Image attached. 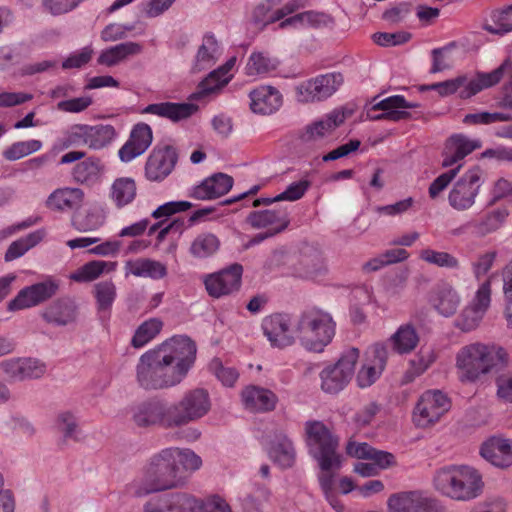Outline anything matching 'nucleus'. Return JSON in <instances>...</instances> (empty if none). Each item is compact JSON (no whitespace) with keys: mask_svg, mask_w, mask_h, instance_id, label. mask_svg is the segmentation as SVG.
Here are the masks:
<instances>
[{"mask_svg":"<svg viewBox=\"0 0 512 512\" xmlns=\"http://www.w3.org/2000/svg\"><path fill=\"white\" fill-rule=\"evenodd\" d=\"M202 464L201 458L190 449L169 447L154 454L145 469L143 482L137 486L135 494L175 489L186 484L191 472Z\"/></svg>","mask_w":512,"mask_h":512,"instance_id":"obj_1","label":"nucleus"},{"mask_svg":"<svg viewBox=\"0 0 512 512\" xmlns=\"http://www.w3.org/2000/svg\"><path fill=\"white\" fill-rule=\"evenodd\" d=\"M507 361L508 353L504 348L475 342L459 349L455 356V367L462 383H475Z\"/></svg>","mask_w":512,"mask_h":512,"instance_id":"obj_2","label":"nucleus"},{"mask_svg":"<svg viewBox=\"0 0 512 512\" xmlns=\"http://www.w3.org/2000/svg\"><path fill=\"white\" fill-rule=\"evenodd\" d=\"M300 344L308 351L321 353L335 336L336 323L330 313L313 307L300 313L295 323Z\"/></svg>","mask_w":512,"mask_h":512,"instance_id":"obj_3","label":"nucleus"},{"mask_svg":"<svg viewBox=\"0 0 512 512\" xmlns=\"http://www.w3.org/2000/svg\"><path fill=\"white\" fill-rule=\"evenodd\" d=\"M509 66L508 61H504L495 70L485 73L478 72L474 78L469 79L467 76L462 75L454 79H449L443 82L433 83L424 86L423 90H435L440 96H449L455 92H459L460 98H470L483 89L490 88L500 82Z\"/></svg>","mask_w":512,"mask_h":512,"instance_id":"obj_4","label":"nucleus"},{"mask_svg":"<svg viewBox=\"0 0 512 512\" xmlns=\"http://www.w3.org/2000/svg\"><path fill=\"white\" fill-rule=\"evenodd\" d=\"M305 432L309 452L320 469L341 468L342 459L337 452L338 438L331 430L321 421H308Z\"/></svg>","mask_w":512,"mask_h":512,"instance_id":"obj_5","label":"nucleus"},{"mask_svg":"<svg viewBox=\"0 0 512 512\" xmlns=\"http://www.w3.org/2000/svg\"><path fill=\"white\" fill-rule=\"evenodd\" d=\"M136 381L146 391L168 389L182 382L153 349L140 356L136 365Z\"/></svg>","mask_w":512,"mask_h":512,"instance_id":"obj_6","label":"nucleus"},{"mask_svg":"<svg viewBox=\"0 0 512 512\" xmlns=\"http://www.w3.org/2000/svg\"><path fill=\"white\" fill-rule=\"evenodd\" d=\"M153 350L182 381L194 365L197 352L195 343L182 335L171 337Z\"/></svg>","mask_w":512,"mask_h":512,"instance_id":"obj_7","label":"nucleus"},{"mask_svg":"<svg viewBox=\"0 0 512 512\" xmlns=\"http://www.w3.org/2000/svg\"><path fill=\"white\" fill-rule=\"evenodd\" d=\"M211 408L209 393L202 388L190 390L176 403L169 405V421L173 428L204 417Z\"/></svg>","mask_w":512,"mask_h":512,"instance_id":"obj_8","label":"nucleus"},{"mask_svg":"<svg viewBox=\"0 0 512 512\" xmlns=\"http://www.w3.org/2000/svg\"><path fill=\"white\" fill-rule=\"evenodd\" d=\"M359 358L357 348L345 350L334 365H328L320 372L321 389L328 394H336L350 382Z\"/></svg>","mask_w":512,"mask_h":512,"instance_id":"obj_9","label":"nucleus"},{"mask_svg":"<svg viewBox=\"0 0 512 512\" xmlns=\"http://www.w3.org/2000/svg\"><path fill=\"white\" fill-rule=\"evenodd\" d=\"M341 73L331 72L305 80L295 87L296 100L300 103L320 102L331 97L343 84Z\"/></svg>","mask_w":512,"mask_h":512,"instance_id":"obj_10","label":"nucleus"},{"mask_svg":"<svg viewBox=\"0 0 512 512\" xmlns=\"http://www.w3.org/2000/svg\"><path fill=\"white\" fill-rule=\"evenodd\" d=\"M491 298L492 279L488 277L479 283L472 299L458 316L456 326L464 332L477 328L490 308Z\"/></svg>","mask_w":512,"mask_h":512,"instance_id":"obj_11","label":"nucleus"},{"mask_svg":"<svg viewBox=\"0 0 512 512\" xmlns=\"http://www.w3.org/2000/svg\"><path fill=\"white\" fill-rule=\"evenodd\" d=\"M291 276L302 280L321 281L329 272L323 253L313 246L301 249L289 265Z\"/></svg>","mask_w":512,"mask_h":512,"instance_id":"obj_12","label":"nucleus"},{"mask_svg":"<svg viewBox=\"0 0 512 512\" xmlns=\"http://www.w3.org/2000/svg\"><path fill=\"white\" fill-rule=\"evenodd\" d=\"M483 172L474 166L465 172L453 185L448 195L449 205L457 211H466L474 204L483 184Z\"/></svg>","mask_w":512,"mask_h":512,"instance_id":"obj_13","label":"nucleus"},{"mask_svg":"<svg viewBox=\"0 0 512 512\" xmlns=\"http://www.w3.org/2000/svg\"><path fill=\"white\" fill-rule=\"evenodd\" d=\"M450 409L448 397L439 390L426 391L418 400L413 421L416 426L426 428L439 419Z\"/></svg>","mask_w":512,"mask_h":512,"instance_id":"obj_14","label":"nucleus"},{"mask_svg":"<svg viewBox=\"0 0 512 512\" xmlns=\"http://www.w3.org/2000/svg\"><path fill=\"white\" fill-rule=\"evenodd\" d=\"M60 287L58 280L51 276L43 281L22 288L8 303V310L17 311L38 306L54 297Z\"/></svg>","mask_w":512,"mask_h":512,"instance_id":"obj_15","label":"nucleus"},{"mask_svg":"<svg viewBox=\"0 0 512 512\" xmlns=\"http://www.w3.org/2000/svg\"><path fill=\"white\" fill-rule=\"evenodd\" d=\"M261 328L272 347L283 349L295 343L296 331L292 317L287 313H274L264 317Z\"/></svg>","mask_w":512,"mask_h":512,"instance_id":"obj_16","label":"nucleus"},{"mask_svg":"<svg viewBox=\"0 0 512 512\" xmlns=\"http://www.w3.org/2000/svg\"><path fill=\"white\" fill-rule=\"evenodd\" d=\"M243 267L240 264H232L217 273L205 277L204 284L208 294L214 298H220L239 290Z\"/></svg>","mask_w":512,"mask_h":512,"instance_id":"obj_17","label":"nucleus"},{"mask_svg":"<svg viewBox=\"0 0 512 512\" xmlns=\"http://www.w3.org/2000/svg\"><path fill=\"white\" fill-rule=\"evenodd\" d=\"M169 417V405L159 400L144 401L132 409L133 421L139 427L159 425L164 428H173Z\"/></svg>","mask_w":512,"mask_h":512,"instance_id":"obj_18","label":"nucleus"},{"mask_svg":"<svg viewBox=\"0 0 512 512\" xmlns=\"http://www.w3.org/2000/svg\"><path fill=\"white\" fill-rule=\"evenodd\" d=\"M177 162L176 150L171 146L154 148L145 165L149 181L161 182L171 174Z\"/></svg>","mask_w":512,"mask_h":512,"instance_id":"obj_19","label":"nucleus"},{"mask_svg":"<svg viewBox=\"0 0 512 512\" xmlns=\"http://www.w3.org/2000/svg\"><path fill=\"white\" fill-rule=\"evenodd\" d=\"M509 211L506 208H497L487 212L478 219H473L455 230V235H460L468 229L472 230L474 236L478 238L486 237L489 234L497 232L506 222Z\"/></svg>","mask_w":512,"mask_h":512,"instance_id":"obj_20","label":"nucleus"},{"mask_svg":"<svg viewBox=\"0 0 512 512\" xmlns=\"http://www.w3.org/2000/svg\"><path fill=\"white\" fill-rule=\"evenodd\" d=\"M388 357L386 345L377 343L368 351L367 362L357 374V383L361 388L371 386L382 374Z\"/></svg>","mask_w":512,"mask_h":512,"instance_id":"obj_21","label":"nucleus"},{"mask_svg":"<svg viewBox=\"0 0 512 512\" xmlns=\"http://www.w3.org/2000/svg\"><path fill=\"white\" fill-rule=\"evenodd\" d=\"M1 370L14 381L37 379L44 375L46 366L43 362L34 358H17L3 361Z\"/></svg>","mask_w":512,"mask_h":512,"instance_id":"obj_22","label":"nucleus"},{"mask_svg":"<svg viewBox=\"0 0 512 512\" xmlns=\"http://www.w3.org/2000/svg\"><path fill=\"white\" fill-rule=\"evenodd\" d=\"M249 107L258 115H271L283 104V96L278 89L269 85H261L249 92Z\"/></svg>","mask_w":512,"mask_h":512,"instance_id":"obj_23","label":"nucleus"},{"mask_svg":"<svg viewBox=\"0 0 512 512\" xmlns=\"http://www.w3.org/2000/svg\"><path fill=\"white\" fill-rule=\"evenodd\" d=\"M152 139V129L148 124H136L128 141L118 151L120 160L127 163L142 155L151 145Z\"/></svg>","mask_w":512,"mask_h":512,"instance_id":"obj_24","label":"nucleus"},{"mask_svg":"<svg viewBox=\"0 0 512 512\" xmlns=\"http://www.w3.org/2000/svg\"><path fill=\"white\" fill-rule=\"evenodd\" d=\"M247 222L256 229L269 227L270 235H277L290 224L287 207L253 211L247 217Z\"/></svg>","mask_w":512,"mask_h":512,"instance_id":"obj_25","label":"nucleus"},{"mask_svg":"<svg viewBox=\"0 0 512 512\" xmlns=\"http://www.w3.org/2000/svg\"><path fill=\"white\" fill-rule=\"evenodd\" d=\"M233 178L224 173H216L193 186L189 196L196 200H212L228 193L233 186Z\"/></svg>","mask_w":512,"mask_h":512,"instance_id":"obj_26","label":"nucleus"},{"mask_svg":"<svg viewBox=\"0 0 512 512\" xmlns=\"http://www.w3.org/2000/svg\"><path fill=\"white\" fill-rule=\"evenodd\" d=\"M77 316L78 307L75 301L68 297L56 299L41 313L45 322L58 327L74 324Z\"/></svg>","mask_w":512,"mask_h":512,"instance_id":"obj_27","label":"nucleus"},{"mask_svg":"<svg viewBox=\"0 0 512 512\" xmlns=\"http://www.w3.org/2000/svg\"><path fill=\"white\" fill-rule=\"evenodd\" d=\"M391 512H431L429 498L420 491H407L392 494L387 500Z\"/></svg>","mask_w":512,"mask_h":512,"instance_id":"obj_28","label":"nucleus"},{"mask_svg":"<svg viewBox=\"0 0 512 512\" xmlns=\"http://www.w3.org/2000/svg\"><path fill=\"white\" fill-rule=\"evenodd\" d=\"M480 454L492 465L507 468L512 465V440L491 437L482 444Z\"/></svg>","mask_w":512,"mask_h":512,"instance_id":"obj_29","label":"nucleus"},{"mask_svg":"<svg viewBox=\"0 0 512 512\" xmlns=\"http://www.w3.org/2000/svg\"><path fill=\"white\" fill-rule=\"evenodd\" d=\"M197 110L198 106L190 102H160L147 105L141 113L156 115L176 123L190 118Z\"/></svg>","mask_w":512,"mask_h":512,"instance_id":"obj_30","label":"nucleus"},{"mask_svg":"<svg viewBox=\"0 0 512 512\" xmlns=\"http://www.w3.org/2000/svg\"><path fill=\"white\" fill-rule=\"evenodd\" d=\"M481 146L482 143L479 139H470L463 134L452 135L445 147L442 166L451 167L457 164Z\"/></svg>","mask_w":512,"mask_h":512,"instance_id":"obj_31","label":"nucleus"},{"mask_svg":"<svg viewBox=\"0 0 512 512\" xmlns=\"http://www.w3.org/2000/svg\"><path fill=\"white\" fill-rule=\"evenodd\" d=\"M429 300L439 314L449 317L457 311L461 297L451 284L442 282L431 290Z\"/></svg>","mask_w":512,"mask_h":512,"instance_id":"obj_32","label":"nucleus"},{"mask_svg":"<svg viewBox=\"0 0 512 512\" xmlns=\"http://www.w3.org/2000/svg\"><path fill=\"white\" fill-rule=\"evenodd\" d=\"M192 496L186 493H168L150 499L144 505V512H181L189 509Z\"/></svg>","mask_w":512,"mask_h":512,"instance_id":"obj_33","label":"nucleus"},{"mask_svg":"<svg viewBox=\"0 0 512 512\" xmlns=\"http://www.w3.org/2000/svg\"><path fill=\"white\" fill-rule=\"evenodd\" d=\"M242 401L246 409L253 412H267L275 408L277 396L268 389L248 386L242 391Z\"/></svg>","mask_w":512,"mask_h":512,"instance_id":"obj_34","label":"nucleus"},{"mask_svg":"<svg viewBox=\"0 0 512 512\" xmlns=\"http://www.w3.org/2000/svg\"><path fill=\"white\" fill-rule=\"evenodd\" d=\"M104 172L105 166L102 161L98 157L92 156L74 166L72 177L78 184L94 186L101 181Z\"/></svg>","mask_w":512,"mask_h":512,"instance_id":"obj_35","label":"nucleus"},{"mask_svg":"<svg viewBox=\"0 0 512 512\" xmlns=\"http://www.w3.org/2000/svg\"><path fill=\"white\" fill-rule=\"evenodd\" d=\"M461 475V465H448L438 469L433 478V484L441 494L457 500L458 483Z\"/></svg>","mask_w":512,"mask_h":512,"instance_id":"obj_36","label":"nucleus"},{"mask_svg":"<svg viewBox=\"0 0 512 512\" xmlns=\"http://www.w3.org/2000/svg\"><path fill=\"white\" fill-rule=\"evenodd\" d=\"M84 193L79 188H58L46 200V207L53 211L71 210L81 205Z\"/></svg>","mask_w":512,"mask_h":512,"instance_id":"obj_37","label":"nucleus"},{"mask_svg":"<svg viewBox=\"0 0 512 512\" xmlns=\"http://www.w3.org/2000/svg\"><path fill=\"white\" fill-rule=\"evenodd\" d=\"M461 475L457 486V500L468 501L478 497L483 489V481L479 472L473 467L461 465Z\"/></svg>","mask_w":512,"mask_h":512,"instance_id":"obj_38","label":"nucleus"},{"mask_svg":"<svg viewBox=\"0 0 512 512\" xmlns=\"http://www.w3.org/2000/svg\"><path fill=\"white\" fill-rule=\"evenodd\" d=\"M222 54L221 46L212 33L204 35L194 61V69L201 71L213 66Z\"/></svg>","mask_w":512,"mask_h":512,"instance_id":"obj_39","label":"nucleus"},{"mask_svg":"<svg viewBox=\"0 0 512 512\" xmlns=\"http://www.w3.org/2000/svg\"><path fill=\"white\" fill-rule=\"evenodd\" d=\"M141 52L142 45L139 43L132 41L124 42L103 50L100 53L97 62L100 65L112 67L128 57L138 55Z\"/></svg>","mask_w":512,"mask_h":512,"instance_id":"obj_40","label":"nucleus"},{"mask_svg":"<svg viewBox=\"0 0 512 512\" xmlns=\"http://www.w3.org/2000/svg\"><path fill=\"white\" fill-rule=\"evenodd\" d=\"M345 119V113L341 110L335 109L320 120L313 122L311 125H308L303 137L305 140H315L322 138L340 126L345 121Z\"/></svg>","mask_w":512,"mask_h":512,"instance_id":"obj_41","label":"nucleus"},{"mask_svg":"<svg viewBox=\"0 0 512 512\" xmlns=\"http://www.w3.org/2000/svg\"><path fill=\"white\" fill-rule=\"evenodd\" d=\"M125 268L127 274H132L136 277L162 279L167 275V268L163 263L148 258L129 260L126 262Z\"/></svg>","mask_w":512,"mask_h":512,"instance_id":"obj_42","label":"nucleus"},{"mask_svg":"<svg viewBox=\"0 0 512 512\" xmlns=\"http://www.w3.org/2000/svg\"><path fill=\"white\" fill-rule=\"evenodd\" d=\"M116 268L117 262L92 260L71 273L69 278L78 283H88L96 280L105 272L115 271Z\"/></svg>","mask_w":512,"mask_h":512,"instance_id":"obj_43","label":"nucleus"},{"mask_svg":"<svg viewBox=\"0 0 512 512\" xmlns=\"http://www.w3.org/2000/svg\"><path fill=\"white\" fill-rule=\"evenodd\" d=\"M137 194L136 183L132 178H117L111 185L109 196L119 209L132 203Z\"/></svg>","mask_w":512,"mask_h":512,"instance_id":"obj_44","label":"nucleus"},{"mask_svg":"<svg viewBox=\"0 0 512 512\" xmlns=\"http://www.w3.org/2000/svg\"><path fill=\"white\" fill-rule=\"evenodd\" d=\"M93 294L100 318L108 319L111 307L117 296L115 284L110 280L101 281L94 285Z\"/></svg>","mask_w":512,"mask_h":512,"instance_id":"obj_45","label":"nucleus"},{"mask_svg":"<svg viewBox=\"0 0 512 512\" xmlns=\"http://www.w3.org/2000/svg\"><path fill=\"white\" fill-rule=\"evenodd\" d=\"M270 458L282 468H289L295 461V449L286 435H279L272 442L269 450Z\"/></svg>","mask_w":512,"mask_h":512,"instance_id":"obj_46","label":"nucleus"},{"mask_svg":"<svg viewBox=\"0 0 512 512\" xmlns=\"http://www.w3.org/2000/svg\"><path fill=\"white\" fill-rule=\"evenodd\" d=\"M220 248L219 238L211 232L198 234L190 244L189 253L197 259L213 256Z\"/></svg>","mask_w":512,"mask_h":512,"instance_id":"obj_47","label":"nucleus"},{"mask_svg":"<svg viewBox=\"0 0 512 512\" xmlns=\"http://www.w3.org/2000/svg\"><path fill=\"white\" fill-rule=\"evenodd\" d=\"M393 349L399 354L409 353L414 350L419 342L415 328L410 324L401 325L391 336Z\"/></svg>","mask_w":512,"mask_h":512,"instance_id":"obj_48","label":"nucleus"},{"mask_svg":"<svg viewBox=\"0 0 512 512\" xmlns=\"http://www.w3.org/2000/svg\"><path fill=\"white\" fill-rule=\"evenodd\" d=\"M404 104V96L393 95L380 100L372 105V110H381L389 121L398 122L410 118L408 111L402 110Z\"/></svg>","mask_w":512,"mask_h":512,"instance_id":"obj_49","label":"nucleus"},{"mask_svg":"<svg viewBox=\"0 0 512 512\" xmlns=\"http://www.w3.org/2000/svg\"><path fill=\"white\" fill-rule=\"evenodd\" d=\"M162 327L163 322L159 318L144 321L136 329L131 339V346L137 349L144 347L161 332Z\"/></svg>","mask_w":512,"mask_h":512,"instance_id":"obj_50","label":"nucleus"},{"mask_svg":"<svg viewBox=\"0 0 512 512\" xmlns=\"http://www.w3.org/2000/svg\"><path fill=\"white\" fill-rule=\"evenodd\" d=\"M279 61L270 57L267 53L253 52L246 65V73L249 76L268 74L277 69Z\"/></svg>","mask_w":512,"mask_h":512,"instance_id":"obj_51","label":"nucleus"},{"mask_svg":"<svg viewBox=\"0 0 512 512\" xmlns=\"http://www.w3.org/2000/svg\"><path fill=\"white\" fill-rule=\"evenodd\" d=\"M231 80V76H223L219 71H212L198 85L197 91L192 93L189 100H200L203 97L215 93L222 89Z\"/></svg>","mask_w":512,"mask_h":512,"instance_id":"obj_52","label":"nucleus"},{"mask_svg":"<svg viewBox=\"0 0 512 512\" xmlns=\"http://www.w3.org/2000/svg\"><path fill=\"white\" fill-rule=\"evenodd\" d=\"M88 135V147L99 150L112 142L116 132L112 125H88Z\"/></svg>","mask_w":512,"mask_h":512,"instance_id":"obj_53","label":"nucleus"},{"mask_svg":"<svg viewBox=\"0 0 512 512\" xmlns=\"http://www.w3.org/2000/svg\"><path fill=\"white\" fill-rule=\"evenodd\" d=\"M493 24L486 23L483 29L495 35L503 36L512 32V5L503 10L494 11L491 15Z\"/></svg>","mask_w":512,"mask_h":512,"instance_id":"obj_54","label":"nucleus"},{"mask_svg":"<svg viewBox=\"0 0 512 512\" xmlns=\"http://www.w3.org/2000/svg\"><path fill=\"white\" fill-rule=\"evenodd\" d=\"M41 148L42 142L40 140L18 141L7 147L2 155L8 161H16L39 151Z\"/></svg>","mask_w":512,"mask_h":512,"instance_id":"obj_55","label":"nucleus"},{"mask_svg":"<svg viewBox=\"0 0 512 512\" xmlns=\"http://www.w3.org/2000/svg\"><path fill=\"white\" fill-rule=\"evenodd\" d=\"M498 252L496 250H487L479 253L476 258L471 262V271L477 281H484L483 279L493 268Z\"/></svg>","mask_w":512,"mask_h":512,"instance_id":"obj_56","label":"nucleus"},{"mask_svg":"<svg viewBox=\"0 0 512 512\" xmlns=\"http://www.w3.org/2000/svg\"><path fill=\"white\" fill-rule=\"evenodd\" d=\"M420 258L429 264L441 268L459 269L460 267L459 260L454 255L444 251L424 249L420 253Z\"/></svg>","mask_w":512,"mask_h":512,"instance_id":"obj_57","label":"nucleus"},{"mask_svg":"<svg viewBox=\"0 0 512 512\" xmlns=\"http://www.w3.org/2000/svg\"><path fill=\"white\" fill-rule=\"evenodd\" d=\"M189 509L192 512H232L227 501L218 495L210 496L204 500L192 497Z\"/></svg>","mask_w":512,"mask_h":512,"instance_id":"obj_58","label":"nucleus"},{"mask_svg":"<svg viewBox=\"0 0 512 512\" xmlns=\"http://www.w3.org/2000/svg\"><path fill=\"white\" fill-rule=\"evenodd\" d=\"M56 427L65 439L79 440L80 430L74 415L68 411L58 414Z\"/></svg>","mask_w":512,"mask_h":512,"instance_id":"obj_59","label":"nucleus"},{"mask_svg":"<svg viewBox=\"0 0 512 512\" xmlns=\"http://www.w3.org/2000/svg\"><path fill=\"white\" fill-rule=\"evenodd\" d=\"M88 125H73L66 133L63 146L65 148L87 146L88 147Z\"/></svg>","mask_w":512,"mask_h":512,"instance_id":"obj_60","label":"nucleus"},{"mask_svg":"<svg viewBox=\"0 0 512 512\" xmlns=\"http://www.w3.org/2000/svg\"><path fill=\"white\" fill-rule=\"evenodd\" d=\"M193 207L189 201H169L157 207L151 214L155 219L168 218L176 213L185 212Z\"/></svg>","mask_w":512,"mask_h":512,"instance_id":"obj_61","label":"nucleus"},{"mask_svg":"<svg viewBox=\"0 0 512 512\" xmlns=\"http://www.w3.org/2000/svg\"><path fill=\"white\" fill-rule=\"evenodd\" d=\"M411 38V34L404 31H398L394 33L388 32H377L373 34V41L382 47H392L404 44Z\"/></svg>","mask_w":512,"mask_h":512,"instance_id":"obj_62","label":"nucleus"},{"mask_svg":"<svg viewBox=\"0 0 512 512\" xmlns=\"http://www.w3.org/2000/svg\"><path fill=\"white\" fill-rule=\"evenodd\" d=\"M211 369L222 384L227 387H232L239 377V373L235 368L224 367L218 359L212 361Z\"/></svg>","mask_w":512,"mask_h":512,"instance_id":"obj_63","label":"nucleus"},{"mask_svg":"<svg viewBox=\"0 0 512 512\" xmlns=\"http://www.w3.org/2000/svg\"><path fill=\"white\" fill-rule=\"evenodd\" d=\"M93 50L91 47H84L79 51L71 53L62 63L63 69L81 68L92 58Z\"/></svg>","mask_w":512,"mask_h":512,"instance_id":"obj_64","label":"nucleus"}]
</instances>
